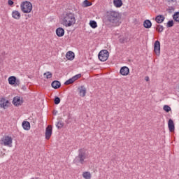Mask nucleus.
<instances>
[{
  "instance_id": "nucleus-46",
  "label": "nucleus",
  "mask_w": 179,
  "mask_h": 179,
  "mask_svg": "<svg viewBox=\"0 0 179 179\" xmlns=\"http://www.w3.org/2000/svg\"><path fill=\"white\" fill-rule=\"evenodd\" d=\"M178 176H179V174H178Z\"/></svg>"
},
{
  "instance_id": "nucleus-36",
  "label": "nucleus",
  "mask_w": 179,
  "mask_h": 179,
  "mask_svg": "<svg viewBox=\"0 0 179 179\" xmlns=\"http://www.w3.org/2000/svg\"><path fill=\"white\" fill-rule=\"evenodd\" d=\"M171 10H174V7H173V6L169 7V8H168L169 13H173V11H171Z\"/></svg>"
},
{
  "instance_id": "nucleus-37",
  "label": "nucleus",
  "mask_w": 179,
  "mask_h": 179,
  "mask_svg": "<svg viewBox=\"0 0 179 179\" xmlns=\"http://www.w3.org/2000/svg\"><path fill=\"white\" fill-rule=\"evenodd\" d=\"M168 3H174V2H177V0H166Z\"/></svg>"
},
{
  "instance_id": "nucleus-17",
  "label": "nucleus",
  "mask_w": 179,
  "mask_h": 179,
  "mask_svg": "<svg viewBox=\"0 0 179 179\" xmlns=\"http://www.w3.org/2000/svg\"><path fill=\"white\" fill-rule=\"evenodd\" d=\"M164 19H166V17H164V15H159L155 17V22H157L159 24L160 23H163L164 22Z\"/></svg>"
},
{
  "instance_id": "nucleus-15",
  "label": "nucleus",
  "mask_w": 179,
  "mask_h": 179,
  "mask_svg": "<svg viewBox=\"0 0 179 179\" xmlns=\"http://www.w3.org/2000/svg\"><path fill=\"white\" fill-rule=\"evenodd\" d=\"M129 41H131V38H129L128 36L119 37V43H120V44H125V43H129Z\"/></svg>"
},
{
  "instance_id": "nucleus-8",
  "label": "nucleus",
  "mask_w": 179,
  "mask_h": 179,
  "mask_svg": "<svg viewBox=\"0 0 179 179\" xmlns=\"http://www.w3.org/2000/svg\"><path fill=\"white\" fill-rule=\"evenodd\" d=\"M10 106V102L8 100H6L5 98H1L0 100V108L6 110L8 107Z\"/></svg>"
},
{
  "instance_id": "nucleus-25",
  "label": "nucleus",
  "mask_w": 179,
  "mask_h": 179,
  "mask_svg": "<svg viewBox=\"0 0 179 179\" xmlns=\"http://www.w3.org/2000/svg\"><path fill=\"white\" fill-rule=\"evenodd\" d=\"M90 26L92 29H96V27H97V22L94 20H91L90 22Z\"/></svg>"
},
{
  "instance_id": "nucleus-23",
  "label": "nucleus",
  "mask_w": 179,
  "mask_h": 179,
  "mask_svg": "<svg viewBox=\"0 0 179 179\" xmlns=\"http://www.w3.org/2000/svg\"><path fill=\"white\" fill-rule=\"evenodd\" d=\"M113 4L115 8H121L122 6V0H113Z\"/></svg>"
},
{
  "instance_id": "nucleus-38",
  "label": "nucleus",
  "mask_w": 179,
  "mask_h": 179,
  "mask_svg": "<svg viewBox=\"0 0 179 179\" xmlns=\"http://www.w3.org/2000/svg\"><path fill=\"white\" fill-rule=\"evenodd\" d=\"M8 3L9 6H13V3H15V2H13L12 0H8Z\"/></svg>"
},
{
  "instance_id": "nucleus-5",
  "label": "nucleus",
  "mask_w": 179,
  "mask_h": 179,
  "mask_svg": "<svg viewBox=\"0 0 179 179\" xmlns=\"http://www.w3.org/2000/svg\"><path fill=\"white\" fill-rule=\"evenodd\" d=\"M109 55H110V52H108V50H102L99 52L98 55V58L99 61H101L102 62H105V61H107V59H108Z\"/></svg>"
},
{
  "instance_id": "nucleus-12",
  "label": "nucleus",
  "mask_w": 179,
  "mask_h": 179,
  "mask_svg": "<svg viewBox=\"0 0 179 179\" xmlns=\"http://www.w3.org/2000/svg\"><path fill=\"white\" fill-rule=\"evenodd\" d=\"M120 73L122 75V76H127L129 74V68L127 66L121 67Z\"/></svg>"
},
{
  "instance_id": "nucleus-13",
  "label": "nucleus",
  "mask_w": 179,
  "mask_h": 179,
  "mask_svg": "<svg viewBox=\"0 0 179 179\" xmlns=\"http://www.w3.org/2000/svg\"><path fill=\"white\" fill-rule=\"evenodd\" d=\"M168 128L169 129V132H174L176 129V127L174 126V121H173L172 119L169 120Z\"/></svg>"
},
{
  "instance_id": "nucleus-11",
  "label": "nucleus",
  "mask_w": 179,
  "mask_h": 179,
  "mask_svg": "<svg viewBox=\"0 0 179 179\" xmlns=\"http://www.w3.org/2000/svg\"><path fill=\"white\" fill-rule=\"evenodd\" d=\"M13 104L15 106V107H19V106H22L23 104V101L20 100V97L17 96L13 99Z\"/></svg>"
},
{
  "instance_id": "nucleus-6",
  "label": "nucleus",
  "mask_w": 179,
  "mask_h": 179,
  "mask_svg": "<svg viewBox=\"0 0 179 179\" xmlns=\"http://www.w3.org/2000/svg\"><path fill=\"white\" fill-rule=\"evenodd\" d=\"M12 137L9 136H5L2 139H1V144L3 143L4 146H9V148L12 147Z\"/></svg>"
},
{
  "instance_id": "nucleus-30",
  "label": "nucleus",
  "mask_w": 179,
  "mask_h": 179,
  "mask_svg": "<svg viewBox=\"0 0 179 179\" xmlns=\"http://www.w3.org/2000/svg\"><path fill=\"white\" fill-rule=\"evenodd\" d=\"M64 125V122H62V120H59L56 124V127L57 128H58V129H61V128H62Z\"/></svg>"
},
{
  "instance_id": "nucleus-22",
  "label": "nucleus",
  "mask_w": 179,
  "mask_h": 179,
  "mask_svg": "<svg viewBox=\"0 0 179 179\" xmlns=\"http://www.w3.org/2000/svg\"><path fill=\"white\" fill-rule=\"evenodd\" d=\"M22 127L25 131H29L30 129V122L28 121L22 122Z\"/></svg>"
},
{
  "instance_id": "nucleus-19",
  "label": "nucleus",
  "mask_w": 179,
  "mask_h": 179,
  "mask_svg": "<svg viewBox=\"0 0 179 179\" xmlns=\"http://www.w3.org/2000/svg\"><path fill=\"white\" fill-rule=\"evenodd\" d=\"M51 86L53 89H59V87H61V82L58 80H54L52 82Z\"/></svg>"
},
{
  "instance_id": "nucleus-28",
  "label": "nucleus",
  "mask_w": 179,
  "mask_h": 179,
  "mask_svg": "<svg viewBox=\"0 0 179 179\" xmlns=\"http://www.w3.org/2000/svg\"><path fill=\"white\" fill-rule=\"evenodd\" d=\"M83 177H84L85 179H90L92 178V175L90 172H84L83 173Z\"/></svg>"
},
{
  "instance_id": "nucleus-18",
  "label": "nucleus",
  "mask_w": 179,
  "mask_h": 179,
  "mask_svg": "<svg viewBox=\"0 0 179 179\" xmlns=\"http://www.w3.org/2000/svg\"><path fill=\"white\" fill-rule=\"evenodd\" d=\"M79 94L81 97H85L86 96V87L82 85L80 87H78Z\"/></svg>"
},
{
  "instance_id": "nucleus-31",
  "label": "nucleus",
  "mask_w": 179,
  "mask_h": 179,
  "mask_svg": "<svg viewBox=\"0 0 179 179\" xmlns=\"http://www.w3.org/2000/svg\"><path fill=\"white\" fill-rule=\"evenodd\" d=\"M173 26H174V21L173 20L168 21L166 23V27L170 28L173 27Z\"/></svg>"
},
{
  "instance_id": "nucleus-44",
  "label": "nucleus",
  "mask_w": 179,
  "mask_h": 179,
  "mask_svg": "<svg viewBox=\"0 0 179 179\" xmlns=\"http://www.w3.org/2000/svg\"><path fill=\"white\" fill-rule=\"evenodd\" d=\"M28 78H29V79H31V76H29Z\"/></svg>"
},
{
  "instance_id": "nucleus-35",
  "label": "nucleus",
  "mask_w": 179,
  "mask_h": 179,
  "mask_svg": "<svg viewBox=\"0 0 179 179\" xmlns=\"http://www.w3.org/2000/svg\"><path fill=\"white\" fill-rule=\"evenodd\" d=\"M82 77V74H77L72 77L73 80L76 82V80H78V79Z\"/></svg>"
},
{
  "instance_id": "nucleus-1",
  "label": "nucleus",
  "mask_w": 179,
  "mask_h": 179,
  "mask_svg": "<svg viewBox=\"0 0 179 179\" xmlns=\"http://www.w3.org/2000/svg\"><path fill=\"white\" fill-rule=\"evenodd\" d=\"M103 22L106 26L117 27V26L121 24V15L116 11H108L106 12Z\"/></svg>"
},
{
  "instance_id": "nucleus-9",
  "label": "nucleus",
  "mask_w": 179,
  "mask_h": 179,
  "mask_svg": "<svg viewBox=\"0 0 179 179\" xmlns=\"http://www.w3.org/2000/svg\"><path fill=\"white\" fill-rule=\"evenodd\" d=\"M154 52L159 57L160 55V41H156L154 43Z\"/></svg>"
},
{
  "instance_id": "nucleus-10",
  "label": "nucleus",
  "mask_w": 179,
  "mask_h": 179,
  "mask_svg": "<svg viewBox=\"0 0 179 179\" xmlns=\"http://www.w3.org/2000/svg\"><path fill=\"white\" fill-rule=\"evenodd\" d=\"M51 135H52V127L48 125L45 129V139L48 140L51 138Z\"/></svg>"
},
{
  "instance_id": "nucleus-2",
  "label": "nucleus",
  "mask_w": 179,
  "mask_h": 179,
  "mask_svg": "<svg viewBox=\"0 0 179 179\" xmlns=\"http://www.w3.org/2000/svg\"><path fill=\"white\" fill-rule=\"evenodd\" d=\"M62 24L66 27H71L76 23V18L75 17V13L71 12H66L62 20Z\"/></svg>"
},
{
  "instance_id": "nucleus-14",
  "label": "nucleus",
  "mask_w": 179,
  "mask_h": 179,
  "mask_svg": "<svg viewBox=\"0 0 179 179\" xmlns=\"http://www.w3.org/2000/svg\"><path fill=\"white\" fill-rule=\"evenodd\" d=\"M56 34L57 37H64L65 34V29L62 27H59L56 29Z\"/></svg>"
},
{
  "instance_id": "nucleus-40",
  "label": "nucleus",
  "mask_w": 179,
  "mask_h": 179,
  "mask_svg": "<svg viewBox=\"0 0 179 179\" xmlns=\"http://www.w3.org/2000/svg\"><path fill=\"white\" fill-rule=\"evenodd\" d=\"M58 113L57 110H54L53 112V115H57V113Z\"/></svg>"
},
{
  "instance_id": "nucleus-42",
  "label": "nucleus",
  "mask_w": 179,
  "mask_h": 179,
  "mask_svg": "<svg viewBox=\"0 0 179 179\" xmlns=\"http://www.w3.org/2000/svg\"><path fill=\"white\" fill-rule=\"evenodd\" d=\"M71 118H72V117L71 116V114H69V115H68V119H67V120H71Z\"/></svg>"
},
{
  "instance_id": "nucleus-43",
  "label": "nucleus",
  "mask_w": 179,
  "mask_h": 179,
  "mask_svg": "<svg viewBox=\"0 0 179 179\" xmlns=\"http://www.w3.org/2000/svg\"><path fill=\"white\" fill-rule=\"evenodd\" d=\"M145 80L148 82L149 80V77H145Z\"/></svg>"
},
{
  "instance_id": "nucleus-45",
  "label": "nucleus",
  "mask_w": 179,
  "mask_h": 179,
  "mask_svg": "<svg viewBox=\"0 0 179 179\" xmlns=\"http://www.w3.org/2000/svg\"><path fill=\"white\" fill-rule=\"evenodd\" d=\"M28 17H30V15H28Z\"/></svg>"
},
{
  "instance_id": "nucleus-3",
  "label": "nucleus",
  "mask_w": 179,
  "mask_h": 179,
  "mask_svg": "<svg viewBox=\"0 0 179 179\" xmlns=\"http://www.w3.org/2000/svg\"><path fill=\"white\" fill-rule=\"evenodd\" d=\"M86 157H87L86 151L83 149H80L78 150V156L76 157V159L73 160V162L74 163H80L81 164H83Z\"/></svg>"
},
{
  "instance_id": "nucleus-29",
  "label": "nucleus",
  "mask_w": 179,
  "mask_h": 179,
  "mask_svg": "<svg viewBox=\"0 0 179 179\" xmlns=\"http://www.w3.org/2000/svg\"><path fill=\"white\" fill-rule=\"evenodd\" d=\"M43 76H46V79H51V78H52V73L50 71H47L43 73Z\"/></svg>"
},
{
  "instance_id": "nucleus-20",
  "label": "nucleus",
  "mask_w": 179,
  "mask_h": 179,
  "mask_svg": "<svg viewBox=\"0 0 179 179\" xmlns=\"http://www.w3.org/2000/svg\"><path fill=\"white\" fill-rule=\"evenodd\" d=\"M12 16L13 19H16V20H19L20 19V13L17 10H14L12 12Z\"/></svg>"
},
{
  "instance_id": "nucleus-24",
  "label": "nucleus",
  "mask_w": 179,
  "mask_h": 179,
  "mask_svg": "<svg viewBox=\"0 0 179 179\" xmlns=\"http://www.w3.org/2000/svg\"><path fill=\"white\" fill-rule=\"evenodd\" d=\"M155 29H156L158 33H162V31L164 30V27H163V25L157 24V27H155Z\"/></svg>"
},
{
  "instance_id": "nucleus-16",
  "label": "nucleus",
  "mask_w": 179,
  "mask_h": 179,
  "mask_svg": "<svg viewBox=\"0 0 179 179\" xmlns=\"http://www.w3.org/2000/svg\"><path fill=\"white\" fill-rule=\"evenodd\" d=\"M66 58H67V59H69V61H73V59H75V53L72 51L67 52L66 55Z\"/></svg>"
},
{
  "instance_id": "nucleus-21",
  "label": "nucleus",
  "mask_w": 179,
  "mask_h": 179,
  "mask_svg": "<svg viewBox=\"0 0 179 179\" xmlns=\"http://www.w3.org/2000/svg\"><path fill=\"white\" fill-rule=\"evenodd\" d=\"M143 27L145 29H150L152 27V22L150 20H145L143 22Z\"/></svg>"
},
{
  "instance_id": "nucleus-32",
  "label": "nucleus",
  "mask_w": 179,
  "mask_h": 179,
  "mask_svg": "<svg viewBox=\"0 0 179 179\" xmlns=\"http://www.w3.org/2000/svg\"><path fill=\"white\" fill-rule=\"evenodd\" d=\"M54 103L56 105H58L61 103V98H59V96H55V99H54Z\"/></svg>"
},
{
  "instance_id": "nucleus-41",
  "label": "nucleus",
  "mask_w": 179,
  "mask_h": 179,
  "mask_svg": "<svg viewBox=\"0 0 179 179\" xmlns=\"http://www.w3.org/2000/svg\"><path fill=\"white\" fill-rule=\"evenodd\" d=\"M22 90H26V85H23L22 87Z\"/></svg>"
},
{
  "instance_id": "nucleus-4",
  "label": "nucleus",
  "mask_w": 179,
  "mask_h": 179,
  "mask_svg": "<svg viewBox=\"0 0 179 179\" xmlns=\"http://www.w3.org/2000/svg\"><path fill=\"white\" fill-rule=\"evenodd\" d=\"M21 10L23 13H30L33 10V4L30 1H23L20 5Z\"/></svg>"
},
{
  "instance_id": "nucleus-7",
  "label": "nucleus",
  "mask_w": 179,
  "mask_h": 179,
  "mask_svg": "<svg viewBox=\"0 0 179 179\" xmlns=\"http://www.w3.org/2000/svg\"><path fill=\"white\" fill-rule=\"evenodd\" d=\"M8 83L12 86H19L20 85V80L16 78L15 76H10L8 78Z\"/></svg>"
},
{
  "instance_id": "nucleus-34",
  "label": "nucleus",
  "mask_w": 179,
  "mask_h": 179,
  "mask_svg": "<svg viewBox=\"0 0 179 179\" xmlns=\"http://www.w3.org/2000/svg\"><path fill=\"white\" fill-rule=\"evenodd\" d=\"M164 110L166 111V113H170V111H171V108L168 105H165L164 106Z\"/></svg>"
},
{
  "instance_id": "nucleus-26",
  "label": "nucleus",
  "mask_w": 179,
  "mask_h": 179,
  "mask_svg": "<svg viewBox=\"0 0 179 179\" xmlns=\"http://www.w3.org/2000/svg\"><path fill=\"white\" fill-rule=\"evenodd\" d=\"M173 20L175 22H179V11L176 12L173 15Z\"/></svg>"
},
{
  "instance_id": "nucleus-27",
  "label": "nucleus",
  "mask_w": 179,
  "mask_h": 179,
  "mask_svg": "<svg viewBox=\"0 0 179 179\" xmlns=\"http://www.w3.org/2000/svg\"><path fill=\"white\" fill-rule=\"evenodd\" d=\"M92 2L89 1L88 0H85L83 1V6L84 8H88V6H92Z\"/></svg>"
},
{
  "instance_id": "nucleus-33",
  "label": "nucleus",
  "mask_w": 179,
  "mask_h": 179,
  "mask_svg": "<svg viewBox=\"0 0 179 179\" xmlns=\"http://www.w3.org/2000/svg\"><path fill=\"white\" fill-rule=\"evenodd\" d=\"M75 81L73 80V78H71L69 80H67L65 83L64 85H72Z\"/></svg>"
},
{
  "instance_id": "nucleus-39",
  "label": "nucleus",
  "mask_w": 179,
  "mask_h": 179,
  "mask_svg": "<svg viewBox=\"0 0 179 179\" xmlns=\"http://www.w3.org/2000/svg\"><path fill=\"white\" fill-rule=\"evenodd\" d=\"M65 122H66V124H68L71 122V121L69 120V119H67V120H66Z\"/></svg>"
}]
</instances>
